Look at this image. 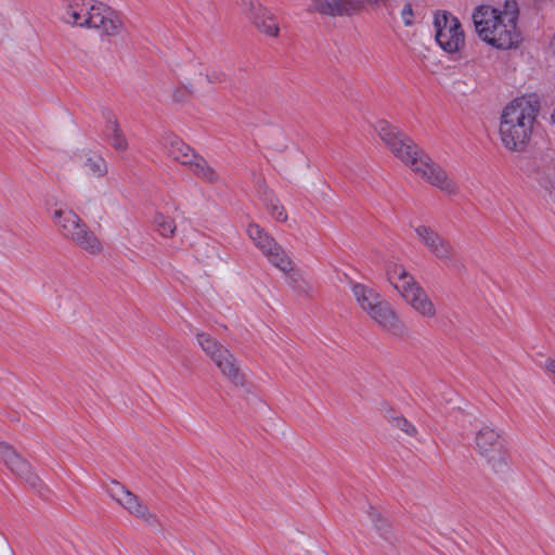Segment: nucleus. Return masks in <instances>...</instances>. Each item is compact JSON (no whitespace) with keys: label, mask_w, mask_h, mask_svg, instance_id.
Listing matches in <instances>:
<instances>
[{"label":"nucleus","mask_w":555,"mask_h":555,"mask_svg":"<svg viewBox=\"0 0 555 555\" xmlns=\"http://www.w3.org/2000/svg\"><path fill=\"white\" fill-rule=\"evenodd\" d=\"M375 130L390 152L422 180L448 195L459 193L457 183L444 168L421 150L412 139L386 120L377 121Z\"/></svg>","instance_id":"1"},{"label":"nucleus","mask_w":555,"mask_h":555,"mask_svg":"<svg viewBox=\"0 0 555 555\" xmlns=\"http://www.w3.org/2000/svg\"><path fill=\"white\" fill-rule=\"evenodd\" d=\"M517 17L518 4L515 0H506L503 10L482 4L473 13L478 36L498 49H511L518 42Z\"/></svg>","instance_id":"2"},{"label":"nucleus","mask_w":555,"mask_h":555,"mask_svg":"<svg viewBox=\"0 0 555 555\" xmlns=\"http://www.w3.org/2000/svg\"><path fill=\"white\" fill-rule=\"evenodd\" d=\"M63 21L72 26L95 29L103 37H116L124 31L119 15L96 0H67Z\"/></svg>","instance_id":"3"},{"label":"nucleus","mask_w":555,"mask_h":555,"mask_svg":"<svg viewBox=\"0 0 555 555\" xmlns=\"http://www.w3.org/2000/svg\"><path fill=\"white\" fill-rule=\"evenodd\" d=\"M537 114L538 107L526 98L514 100L503 109L500 137L506 149L525 150L530 140Z\"/></svg>","instance_id":"4"},{"label":"nucleus","mask_w":555,"mask_h":555,"mask_svg":"<svg viewBox=\"0 0 555 555\" xmlns=\"http://www.w3.org/2000/svg\"><path fill=\"white\" fill-rule=\"evenodd\" d=\"M474 449L493 473L503 474L507 470V452L499 427L482 424L474 435Z\"/></svg>","instance_id":"5"},{"label":"nucleus","mask_w":555,"mask_h":555,"mask_svg":"<svg viewBox=\"0 0 555 555\" xmlns=\"http://www.w3.org/2000/svg\"><path fill=\"white\" fill-rule=\"evenodd\" d=\"M165 153L172 160L188 167L194 176L207 183H217L220 176L208 162L180 138L169 134L163 139Z\"/></svg>","instance_id":"6"},{"label":"nucleus","mask_w":555,"mask_h":555,"mask_svg":"<svg viewBox=\"0 0 555 555\" xmlns=\"http://www.w3.org/2000/svg\"><path fill=\"white\" fill-rule=\"evenodd\" d=\"M435 38L440 48L448 52H457L465 43V36L457 17L447 11L434 15Z\"/></svg>","instance_id":"7"},{"label":"nucleus","mask_w":555,"mask_h":555,"mask_svg":"<svg viewBox=\"0 0 555 555\" xmlns=\"http://www.w3.org/2000/svg\"><path fill=\"white\" fill-rule=\"evenodd\" d=\"M107 492L109 496L121 507L127 509L129 514L141 519L146 525L151 527H158L160 525L159 519L151 512L149 506L120 482L113 480Z\"/></svg>","instance_id":"8"},{"label":"nucleus","mask_w":555,"mask_h":555,"mask_svg":"<svg viewBox=\"0 0 555 555\" xmlns=\"http://www.w3.org/2000/svg\"><path fill=\"white\" fill-rule=\"evenodd\" d=\"M247 233L272 266L279 270L289 269L291 258L273 237L263 232V230L257 224H249Z\"/></svg>","instance_id":"9"},{"label":"nucleus","mask_w":555,"mask_h":555,"mask_svg":"<svg viewBox=\"0 0 555 555\" xmlns=\"http://www.w3.org/2000/svg\"><path fill=\"white\" fill-rule=\"evenodd\" d=\"M415 234L425 248L438 260L451 262L454 259V247L430 227L421 224L415 227Z\"/></svg>","instance_id":"10"},{"label":"nucleus","mask_w":555,"mask_h":555,"mask_svg":"<svg viewBox=\"0 0 555 555\" xmlns=\"http://www.w3.org/2000/svg\"><path fill=\"white\" fill-rule=\"evenodd\" d=\"M0 456L3 464L18 478L33 488L40 483L39 477L35 474L30 463L24 459L11 444L0 442Z\"/></svg>","instance_id":"11"},{"label":"nucleus","mask_w":555,"mask_h":555,"mask_svg":"<svg viewBox=\"0 0 555 555\" xmlns=\"http://www.w3.org/2000/svg\"><path fill=\"white\" fill-rule=\"evenodd\" d=\"M363 8V0H311L308 10L309 12L337 17L358 14Z\"/></svg>","instance_id":"12"},{"label":"nucleus","mask_w":555,"mask_h":555,"mask_svg":"<svg viewBox=\"0 0 555 555\" xmlns=\"http://www.w3.org/2000/svg\"><path fill=\"white\" fill-rule=\"evenodd\" d=\"M367 317L382 330L393 336H403L406 333L405 325L398 317L395 308L385 299Z\"/></svg>","instance_id":"13"},{"label":"nucleus","mask_w":555,"mask_h":555,"mask_svg":"<svg viewBox=\"0 0 555 555\" xmlns=\"http://www.w3.org/2000/svg\"><path fill=\"white\" fill-rule=\"evenodd\" d=\"M386 274L390 284L398 291L403 299L421 286L414 276L401 264H390L386 270Z\"/></svg>","instance_id":"14"},{"label":"nucleus","mask_w":555,"mask_h":555,"mask_svg":"<svg viewBox=\"0 0 555 555\" xmlns=\"http://www.w3.org/2000/svg\"><path fill=\"white\" fill-rule=\"evenodd\" d=\"M218 367L223 377L230 380L236 387H244L245 374L241 371L240 364L235 356L225 349L224 352L219 354L216 360L212 361Z\"/></svg>","instance_id":"15"},{"label":"nucleus","mask_w":555,"mask_h":555,"mask_svg":"<svg viewBox=\"0 0 555 555\" xmlns=\"http://www.w3.org/2000/svg\"><path fill=\"white\" fill-rule=\"evenodd\" d=\"M52 218L60 228L62 235L69 241L85 224L81 218L70 209H55Z\"/></svg>","instance_id":"16"},{"label":"nucleus","mask_w":555,"mask_h":555,"mask_svg":"<svg viewBox=\"0 0 555 555\" xmlns=\"http://www.w3.org/2000/svg\"><path fill=\"white\" fill-rule=\"evenodd\" d=\"M404 301L424 318L431 319L437 314L435 304L422 286L417 287L413 293H410V295L404 298Z\"/></svg>","instance_id":"17"},{"label":"nucleus","mask_w":555,"mask_h":555,"mask_svg":"<svg viewBox=\"0 0 555 555\" xmlns=\"http://www.w3.org/2000/svg\"><path fill=\"white\" fill-rule=\"evenodd\" d=\"M351 291L357 304L366 313V315L370 314L384 299L378 292L364 284H353Z\"/></svg>","instance_id":"18"},{"label":"nucleus","mask_w":555,"mask_h":555,"mask_svg":"<svg viewBox=\"0 0 555 555\" xmlns=\"http://www.w3.org/2000/svg\"><path fill=\"white\" fill-rule=\"evenodd\" d=\"M80 166L91 178L100 179L108 172V166L103 156L91 151L80 155Z\"/></svg>","instance_id":"19"},{"label":"nucleus","mask_w":555,"mask_h":555,"mask_svg":"<svg viewBox=\"0 0 555 555\" xmlns=\"http://www.w3.org/2000/svg\"><path fill=\"white\" fill-rule=\"evenodd\" d=\"M70 241L79 248L92 255L100 254L103 249L101 241L86 223L80 227V230L76 232Z\"/></svg>","instance_id":"20"},{"label":"nucleus","mask_w":555,"mask_h":555,"mask_svg":"<svg viewBox=\"0 0 555 555\" xmlns=\"http://www.w3.org/2000/svg\"><path fill=\"white\" fill-rule=\"evenodd\" d=\"M104 134L116 151L124 152L128 149L126 135L124 134L117 118L111 113L106 116Z\"/></svg>","instance_id":"21"},{"label":"nucleus","mask_w":555,"mask_h":555,"mask_svg":"<svg viewBox=\"0 0 555 555\" xmlns=\"http://www.w3.org/2000/svg\"><path fill=\"white\" fill-rule=\"evenodd\" d=\"M287 280V283L292 289H294L298 295L308 297L311 295L313 287L311 283L304 276V274L294 268V263L291 260L289 269L281 270Z\"/></svg>","instance_id":"22"},{"label":"nucleus","mask_w":555,"mask_h":555,"mask_svg":"<svg viewBox=\"0 0 555 555\" xmlns=\"http://www.w3.org/2000/svg\"><path fill=\"white\" fill-rule=\"evenodd\" d=\"M195 337L199 348L211 361L216 360V358H218L219 354H221L222 352H224L225 349H228L220 341H218L207 333L197 332Z\"/></svg>","instance_id":"23"},{"label":"nucleus","mask_w":555,"mask_h":555,"mask_svg":"<svg viewBox=\"0 0 555 555\" xmlns=\"http://www.w3.org/2000/svg\"><path fill=\"white\" fill-rule=\"evenodd\" d=\"M251 24L263 35L278 37L280 28L275 16L268 10L263 11Z\"/></svg>","instance_id":"24"},{"label":"nucleus","mask_w":555,"mask_h":555,"mask_svg":"<svg viewBox=\"0 0 555 555\" xmlns=\"http://www.w3.org/2000/svg\"><path fill=\"white\" fill-rule=\"evenodd\" d=\"M367 515L376 532L386 541L391 542L393 534L388 521L373 507H370Z\"/></svg>","instance_id":"25"},{"label":"nucleus","mask_w":555,"mask_h":555,"mask_svg":"<svg viewBox=\"0 0 555 555\" xmlns=\"http://www.w3.org/2000/svg\"><path fill=\"white\" fill-rule=\"evenodd\" d=\"M154 225L156 231L164 237L172 236L176 231L175 221L162 212L155 214Z\"/></svg>","instance_id":"26"},{"label":"nucleus","mask_w":555,"mask_h":555,"mask_svg":"<svg viewBox=\"0 0 555 555\" xmlns=\"http://www.w3.org/2000/svg\"><path fill=\"white\" fill-rule=\"evenodd\" d=\"M240 5L242 8V12L250 22L255 21L261 13H263V11L267 10L256 0H241Z\"/></svg>","instance_id":"27"},{"label":"nucleus","mask_w":555,"mask_h":555,"mask_svg":"<svg viewBox=\"0 0 555 555\" xmlns=\"http://www.w3.org/2000/svg\"><path fill=\"white\" fill-rule=\"evenodd\" d=\"M389 423L410 437H414L417 434L416 427L401 415L391 416Z\"/></svg>","instance_id":"28"},{"label":"nucleus","mask_w":555,"mask_h":555,"mask_svg":"<svg viewBox=\"0 0 555 555\" xmlns=\"http://www.w3.org/2000/svg\"><path fill=\"white\" fill-rule=\"evenodd\" d=\"M268 209L270 210L271 216L278 221H285L287 219V215L284 210V207L280 205L279 201L275 198H270L267 204Z\"/></svg>","instance_id":"29"},{"label":"nucleus","mask_w":555,"mask_h":555,"mask_svg":"<svg viewBox=\"0 0 555 555\" xmlns=\"http://www.w3.org/2000/svg\"><path fill=\"white\" fill-rule=\"evenodd\" d=\"M401 18H402V22L403 24L406 26V27H410L414 24V12H413V8L411 5V3H405L403 9L401 10Z\"/></svg>","instance_id":"30"},{"label":"nucleus","mask_w":555,"mask_h":555,"mask_svg":"<svg viewBox=\"0 0 555 555\" xmlns=\"http://www.w3.org/2000/svg\"><path fill=\"white\" fill-rule=\"evenodd\" d=\"M208 81L211 83H228V76L222 72H212L207 75Z\"/></svg>","instance_id":"31"},{"label":"nucleus","mask_w":555,"mask_h":555,"mask_svg":"<svg viewBox=\"0 0 555 555\" xmlns=\"http://www.w3.org/2000/svg\"><path fill=\"white\" fill-rule=\"evenodd\" d=\"M545 370L552 376V379L555 384V360L547 359L545 361Z\"/></svg>","instance_id":"32"},{"label":"nucleus","mask_w":555,"mask_h":555,"mask_svg":"<svg viewBox=\"0 0 555 555\" xmlns=\"http://www.w3.org/2000/svg\"><path fill=\"white\" fill-rule=\"evenodd\" d=\"M379 2H383L385 4V0H366V3H369L371 5H376Z\"/></svg>","instance_id":"33"},{"label":"nucleus","mask_w":555,"mask_h":555,"mask_svg":"<svg viewBox=\"0 0 555 555\" xmlns=\"http://www.w3.org/2000/svg\"><path fill=\"white\" fill-rule=\"evenodd\" d=\"M173 98L176 101H179V102L183 100V98L180 96V94H173Z\"/></svg>","instance_id":"34"},{"label":"nucleus","mask_w":555,"mask_h":555,"mask_svg":"<svg viewBox=\"0 0 555 555\" xmlns=\"http://www.w3.org/2000/svg\"><path fill=\"white\" fill-rule=\"evenodd\" d=\"M551 119L552 121L555 124V111L553 112V114L551 115Z\"/></svg>","instance_id":"35"},{"label":"nucleus","mask_w":555,"mask_h":555,"mask_svg":"<svg viewBox=\"0 0 555 555\" xmlns=\"http://www.w3.org/2000/svg\"><path fill=\"white\" fill-rule=\"evenodd\" d=\"M388 1H389V0H385V4H387V2H388Z\"/></svg>","instance_id":"36"}]
</instances>
